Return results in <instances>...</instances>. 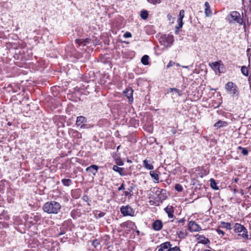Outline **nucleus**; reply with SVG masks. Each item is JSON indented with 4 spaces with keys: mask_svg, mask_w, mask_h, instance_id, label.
<instances>
[{
    "mask_svg": "<svg viewBox=\"0 0 251 251\" xmlns=\"http://www.w3.org/2000/svg\"><path fill=\"white\" fill-rule=\"evenodd\" d=\"M61 206L59 203L55 201L46 202L43 207L44 212L49 214H57L60 210Z\"/></svg>",
    "mask_w": 251,
    "mask_h": 251,
    "instance_id": "nucleus-1",
    "label": "nucleus"
},
{
    "mask_svg": "<svg viewBox=\"0 0 251 251\" xmlns=\"http://www.w3.org/2000/svg\"><path fill=\"white\" fill-rule=\"evenodd\" d=\"M226 19L230 23L235 22L239 24V25H242L243 24V21L241 17L240 14L236 11L231 12L227 16Z\"/></svg>",
    "mask_w": 251,
    "mask_h": 251,
    "instance_id": "nucleus-2",
    "label": "nucleus"
},
{
    "mask_svg": "<svg viewBox=\"0 0 251 251\" xmlns=\"http://www.w3.org/2000/svg\"><path fill=\"white\" fill-rule=\"evenodd\" d=\"M233 229L235 233H238L239 236H241L245 239L248 238L247 230L244 226L240 224L236 223L234 224Z\"/></svg>",
    "mask_w": 251,
    "mask_h": 251,
    "instance_id": "nucleus-3",
    "label": "nucleus"
},
{
    "mask_svg": "<svg viewBox=\"0 0 251 251\" xmlns=\"http://www.w3.org/2000/svg\"><path fill=\"white\" fill-rule=\"evenodd\" d=\"M225 89L232 97L238 96L239 93L237 86L232 82H227L225 85Z\"/></svg>",
    "mask_w": 251,
    "mask_h": 251,
    "instance_id": "nucleus-4",
    "label": "nucleus"
},
{
    "mask_svg": "<svg viewBox=\"0 0 251 251\" xmlns=\"http://www.w3.org/2000/svg\"><path fill=\"white\" fill-rule=\"evenodd\" d=\"M121 212L123 215L126 216H133L134 214V211L129 206H123L121 208Z\"/></svg>",
    "mask_w": 251,
    "mask_h": 251,
    "instance_id": "nucleus-5",
    "label": "nucleus"
},
{
    "mask_svg": "<svg viewBox=\"0 0 251 251\" xmlns=\"http://www.w3.org/2000/svg\"><path fill=\"white\" fill-rule=\"evenodd\" d=\"M189 229L191 231H199L201 228L194 221H190L189 223Z\"/></svg>",
    "mask_w": 251,
    "mask_h": 251,
    "instance_id": "nucleus-6",
    "label": "nucleus"
},
{
    "mask_svg": "<svg viewBox=\"0 0 251 251\" xmlns=\"http://www.w3.org/2000/svg\"><path fill=\"white\" fill-rule=\"evenodd\" d=\"M87 119L82 116H80L77 117L76 121V125L77 126H80V127L82 128L84 126L83 123H86Z\"/></svg>",
    "mask_w": 251,
    "mask_h": 251,
    "instance_id": "nucleus-7",
    "label": "nucleus"
},
{
    "mask_svg": "<svg viewBox=\"0 0 251 251\" xmlns=\"http://www.w3.org/2000/svg\"><path fill=\"white\" fill-rule=\"evenodd\" d=\"M98 167L97 165H93L86 169V171L90 174L95 175L97 173Z\"/></svg>",
    "mask_w": 251,
    "mask_h": 251,
    "instance_id": "nucleus-8",
    "label": "nucleus"
},
{
    "mask_svg": "<svg viewBox=\"0 0 251 251\" xmlns=\"http://www.w3.org/2000/svg\"><path fill=\"white\" fill-rule=\"evenodd\" d=\"M171 245L168 242L160 245L158 251H169Z\"/></svg>",
    "mask_w": 251,
    "mask_h": 251,
    "instance_id": "nucleus-9",
    "label": "nucleus"
},
{
    "mask_svg": "<svg viewBox=\"0 0 251 251\" xmlns=\"http://www.w3.org/2000/svg\"><path fill=\"white\" fill-rule=\"evenodd\" d=\"M152 226L155 230H160L162 227V223L160 220H156L153 223Z\"/></svg>",
    "mask_w": 251,
    "mask_h": 251,
    "instance_id": "nucleus-10",
    "label": "nucleus"
},
{
    "mask_svg": "<svg viewBox=\"0 0 251 251\" xmlns=\"http://www.w3.org/2000/svg\"><path fill=\"white\" fill-rule=\"evenodd\" d=\"M123 93L124 95L127 97V98L130 100V99L133 100L132 95H133V90L131 88H127L125 91H124Z\"/></svg>",
    "mask_w": 251,
    "mask_h": 251,
    "instance_id": "nucleus-11",
    "label": "nucleus"
},
{
    "mask_svg": "<svg viewBox=\"0 0 251 251\" xmlns=\"http://www.w3.org/2000/svg\"><path fill=\"white\" fill-rule=\"evenodd\" d=\"M165 211L168 214L170 218H172L174 216V208L172 206H168L165 208Z\"/></svg>",
    "mask_w": 251,
    "mask_h": 251,
    "instance_id": "nucleus-12",
    "label": "nucleus"
},
{
    "mask_svg": "<svg viewBox=\"0 0 251 251\" xmlns=\"http://www.w3.org/2000/svg\"><path fill=\"white\" fill-rule=\"evenodd\" d=\"M205 8V14L206 17H209L212 14V11L210 8V5L207 1H206L204 3Z\"/></svg>",
    "mask_w": 251,
    "mask_h": 251,
    "instance_id": "nucleus-13",
    "label": "nucleus"
},
{
    "mask_svg": "<svg viewBox=\"0 0 251 251\" xmlns=\"http://www.w3.org/2000/svg\"><path fill=\"white\" fill-rule=\"evenodd\" d=\"M143 166L148 170H152L153 169V166L151 163L150 161L145 159L143 161Z\"/></svg>",
    "mask_w": 251,
    "mask_h": 251,
    "instance_id": "nucleus-14",
    "label": "nucleus"
},
{
    "mask_svg": "<svg viewBox=\"0 0 251 251\" xmlns=\"http://www.w3.org/2000/svg\"><path fill=\"white\" fill-rule=\"evenodd\" d=\"M177 234L179 238H184L187 235V233L185 230L178 229L177 231Z\"/></svg>",
    "mask_w": 251,
    "mask_h": 251,
    "instance_id": "nucleus-15",
    "label": "nucleus"
},
{
    "mask_svg": "<svg viewBox=\"0 0 251 251\" xmlns=\"http://www.w3.org/2000/svg\"><path fill=\"white\" fill-rule=\"evenodd\" d=\"M226 126L227 123L226 122L220 120L217 123H216L214 126L217 128H219L222 127Z\"/></svg>",
    "mask_w": 251,
    "mask_h": 251,
    "instance_id": "nucleus-16",
    "label": "nucleus"
},
{
    "mask_svg": "<svg viewBox=\"0 0 251 251\" xmlns=\"http://www.w3.org/2000/svg\"><path fill=\"white\" fill-rule=\"evenodd\" d=\"M198 239L199 240L200 243H201L204 244H206L209 242V240L202 235H199Z\"/></svg>",
    "mask_w": 251,
    "mask_h": 251,
    "instance_id": "nucleus-17",
    "label": "nucleus"
},
{
    "mask_svg": "<svg viewBox=\"0 0 251 251\" xmlns=\"http://www.w3.org/2000/svg\"><path fill=\"white\" fill-rule=\"evenodd\" d=\"M113 170L114 171L117 172L118 173H119V174L122 176L124 175V174L123 173L124 169L122 168L119 167L118 166H117L116 165H114L113 167Z\"/></svg>",
    "mask_w": 251,
    "mask_h": 251,
    "instance_id": "nucleus-18",
    "label": "nucleus"
},
{
    "mask_svg": "<svg viewBox=\"0 0 251 251\" xmlns=\"http://www.w3.org/2000/svg\"><path fill=\"white\" fill-rule=\"evenodd\" d=\"M149 56L147 55H144L141 58V62L144 65L149 64Z\"/></svg>",
    "mask_w": 251,
    "mask_h": 251,
    "instance_id": "nucleus-19",
    "label": "nucleus"
},
{
    "mask_svg": "<svg viewBox=\"0 0 251 251\" xmlns=\"http://www.w3.org/2000/svg\"><path fill=\"white\" fill-rule=\"evenodd\" d=\"M210 186L213 189H214L215 190L219 189V188L217 186L216 182L213 178H211L210 179Z\"/></svg>",
    "mask_w": 251,
    "mask_h": 251,
    "instance_id": "nucleus-20",
    "label": "nucleus"
},
{
    "mask_svg": "<svg viewBox=\"0 0 251 251\" xmlns=\"http://www.w3.org/2000/svg\"><path fill=\"white\" fill-rule=\"evenodd\" d=\"M150 174L152 178H153L156 181H158L159 177L158 174H157L154 171H151Z\"/></svg>",
    "mask_w": 251,
    "mask_h": 251,
    "instance_id": "nucleus-21",
    "label": "nucleus"
},
{
    "mask_svg": "<svg viewBox=\"0 0 251 251\" xmlns=\"http://www.w3.org/2000/svg\"><path fill=\"white\" fill-rule=\"evenodd\" d=\"M140 16L143 19H146L148 17V13L146 10H142L140 13Z\"/></svg>",
    "mask_w": 251,
    "mask_h": 251,
    "instance_id": "nucleus-22",
    "label": "nucleus"
},
{
    "mask_svg": "<svg viewBox=\"0 0 251 251\" xmlns=\"http://www.w3.org/2000/svg\"><path fill=\"white\" fill-rule=\"evenodd\" d=\"M89 40L86 39L85 40L82 41L81 39H76L75 42L79 45H85L86 43L88 42Z\"/></svg>",
    "mask_w": 251,
    "mask_h": 251,
    "instance_id": "nucleus-23",
    "label": "nucleus"
},
{
    "mask_svg": "<svg viewBox=\"0 0 251 251\" xmlns=\"http://www.w3.org/2000/svg\"><path fill=\"white\" fill-rule=\"evenodd\" d=\"M62 183L66 186H69L72 183V181L70 179H63L62 180Z\"/></svg>",
    "mask_w": 251,
    "mask_h": 251,
    "instance_id": "nucleus-24",
    "label": "nucleus"
},
{
    "mask_svg": "<svg viewBox=\"0 0 251 251\" xmlns=\"http://www.w3.org/2000/svg\"><path fill=\"white\" fill-rule=\"evenodd\" d=\"M166 42L167 44H172L173 42V36H166Z\"/></svg>",
    "mask_w": 251,
    "mask_h": 251,
    "instance_id": "nucleus-25",
    "label": "nucleus"
},
{
    "mask_svg": "<svg viewBox=\"0 0 251 251\" xmlns=\"http://www.w3.org/2000/svg\"><path fill=\"white\" fill-rule=\"evenodd\" d=\"M241 72L245 76L248 75V69L246 66H242L241 68Z\"/></svg>",
    "mask_w": 251,
    "mask_h": 251,
    "instance_id": "nucleus-26",
    "label": "nucleus"
},
{
    "mask_svg": "<svg viewBox=\"0 0 251 251\" xmlns=\"http://www.w3.org/2000/svg\"><path fill=\"white\" fill-rule=\"evenodd\" d=\"M221 224L223 225V227L227 229H231L232 228L231 225L229 223L222 222Z\"/></svg>",
    "mask_w": 251,
    "mask_h": 251,
    "instance_id": "nucleus-27",
    "label": "nucleus"
},
{
    "mask_svg": "<svg viewBox=\"0 0 251 251\" xmlns=\"http://www.w3.org/2000/svg\"><path fill=\"white\" fill-rule=\"evenodd\" d=\"M159 41L163 45L166 46H168V45L166 44V36L165 35L161 36L160 37V38L159 39Z\"/></svg>",
    "mask_w": 251,
    "mask_h": 251,
    "instance_id": "nucleus-28",
    "label": "nucleus"
},
{
    "mask_svg": "<svg viewBox=\"0 0 251 251\" xmlns=\"http://www.w3.org/2000/svg\"><path fill=\"white\" fill-rule=\"evenodd\" d=\"M238 150H241V152H242V153L244 155H246L248 154V150L245 149V148H242L241 147H238Z\"/></svg>",
    "mask_w": 251,
    "mask_h": 251,
    "instance_id": "nucleus-29",
    "label": "nucleus"
},
{
    "mask_svg": "<svg viewBox=\"0 0 251 251\" xmlns=\"http://www.w3.org/2000/svg\"><path fill=\"white\" fill-rule=\"evenodd\" d=\"M212 66L213 67L217 69L218 70H220V63L218 62L212 63Z\"/></svg>",
    "mask_w": 251,
    "mask_h": 251,
    "instance_id": "nucleus-30",
    "label": "nucleus"
},
{
    "mask_svg": "<svg viewBox=\"0 0 251 251\" xmlns=\"http://www.w3.org/2000/svg\"><path fill=\"white\" fill-rule=\"evenodd\" d=\"M175 189L178 192H181L183 190L182 186L179 184H176L175 185Z\"/></svg>",
    "mask_w": 251,
    "mask_h": 251,
    "instance_id": "nucleus-31",
    "label": "nucleus"
},
{
    "mask_svg": "<svg viewBox=\"0 0 251 251\" xmlns=\"http://www.w3.org/2000/svg\"><path fill=\"white\" fill-rule=\"evenodd\" d=\"M184 11L183 10H181L180 11V12H179V18H178V20L179 21H182L183 17H184Z\"/></svg>",
    "mask_w": 251,
    "mask_h": 251,
    "instance_id": "nucleus-32",
    "label": "nucleus"
},
{
    "mask_svg": "<svg viewBox=\"0 0 251 251\" xmlns=\"http://www.w3.org/2000/svg\"><path fill=\"white\" fill-rule=\"evenodd\" d=\"M151 4H156L157 3H160L161 0H147Z\"/></svg>",
    "mask_w": 251,
    "mask_h": 251,
    "instance_id": "nucleus-33",
    "label": "nucleus"
},
{
    "mask_svg": "<svg viewBox=\"0 0 251 251\" xmlns=\"http://www.w3.org/2000/svg\"><path fill=\"white\" fill-rule=\"evenodd\" d=\"M173 91H176L179 96H181V95H182L181 92L180 90H179L178 89H177L176 88H171L170 89L171 92H173Z\"/></svg>",
    "mask_w": 251,
    "mask_h": 251,
    "instance_id": "nucleus-34",
    "label": "nucleus"
},
{
    "mask_svg": "<svg viewBox=\"0 0 251 251\" xmlns=\"http://www.w3.org/2000/svg\"><path fill=\"white\" fill-rule=\"evenodd\" d=\"M169 251H180V250L177 247H175L172 248H170Z\"/></svg>",
    "mask_w": 251,
    "mask_h": 251,
    "instance_id": "nucleus-35",
    "label": "nucleus"
},
{
    "mask_svg": "<svg viewBox=\"0 0 251 251\" xmlns=\"http://www.w3.org/2000/svg\"><path fill=\"white\" fill-rule=\"evenodd\" d=\"M124 37H125V38H129V37H131V33L130 32H126L124 35Z\"/></svg>",
    "mask_w": 251,
    "mask_h": 251,
    "instance_id": "nucleus-36",
    "label": "nucleus"
},
{
    "mask_svg": "<svg viewBox=\"0 0 251 251\" xmlns=\"http://www.w3.org/2000/svg\"><path fill=\"white\" fill-rule=\"evenodd\" d=\"M175 63L172 61H170L169 62V63H168V64L167 65V68H170V67L173 66L174 65H175Z\"/></svg>",
    "mask_w": 251,
    "mask_h": 251,
    "instance_id": "nucleus-37",
    "label": "nucleus"
},
{
    "mask_svg": "<svg viewBox=\"0 0 251 251\" xmlns=\"http://www.w3.org/2000/svg\"><path fill=\"white\" fill-rule=\"evenodd\" d=\"M217 232L218 233V234L219 235L221 234L222 235H224L225 234L223 230H221V229H217Z\"/></svg>",
    "mask_w": 251,
    "mask_h": 251,
    "instance_id": "nucleus-38",
    "label": "nucleus"
},
{
    "mask_svg": "<svg viewBox=\"0 0 251 251\" xmlns=\"http://www.w3.org/2000/svg\"><path fill=\"white\" fill-rule=\"evenodd\" d=\"M183 25V22L182 21H179V24H178V26H176V28H178L179 27H181Z\"/></svg>",
    "mask_w": 251,
    "mask_h": 251,
    "instance_id": "nucleus-39",
    "label": "nucleus"
},
{
    "mask_svg": "<svg viewBox=\"0 0 251 251\" xmlns=\"http://www.w3.org/2000/svg\"><path fill=\"white\" fill-rule=\"evenodd\" d=\"M125 189V186H124V184H122L120 187H119L118 188V190L120 191V190H124Z\"/></svg>",
    "mask_w": 251,
    "mask_h": 251,
    "instance_id": "nucleus-40",
    "label": "nucleus"
},
{
    "mask_svg": "<svg viewBox=\"0 0 251 251\" xmlns=\"http://www.w3.org/2000/svg\"><path fill=\"white\" fill-rule=\"evenodd\" d=\"M125 194L126 196H128L129 194V193L127 191H125Z\"/></svg>",
    "mask_w": 251,
    "mask_h": 251,
    "instance_id": "nucleus-41",
    "label": "nucleus"
},
{
    "mask_svg": "<svg viewBox=\"0 0 251 251\" xmlns=\"http://www.w3.org/2000/svg\"><path fill=\"white\" fill-rule=\"evenodd\" d=\"M103 215H104V214L102 212H101L99 214V217H102V216H103Z\"/></svg>",
    "mask_w": 251,
    "mask_h": 251,
    "instance_id": "nucleus-42",
    "label": "nucleus"
},
{
    "mask_svg": "<svg viewBox=\"0 0 251 251\" xmlns=\"http://www.w3.org/2000/svg\"><path fill=\"white\" fill-rule=\"evenodd\" d=\"M184 221V220L183 219H181L179 221V222L181 223V222H183Z\"/></svg>",
    "mask_w": 251,
    "mask_h": 251,
    "instance_id": "nucleus-43",
    "label": "nucleus"
},
{
    "mask_svg": "<svg viewBox=\"0 0 251 251\" xmlns=\"http://www.w3.org/2000/svg\"><path fill=\"white\" fill-rule=\"evenodd\" d=\"M182 68H188V66H181Z\"/></svg>",
    "mask_w": 251,
    "mask_h": 251,
    "instance_id": "nucleus-44",
    "label": "nucleus"
}]
</instances>
